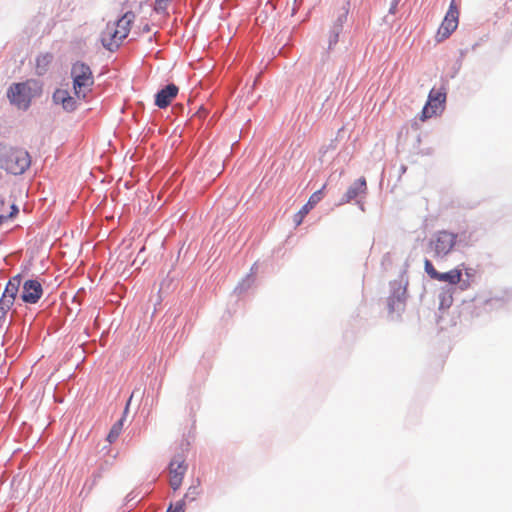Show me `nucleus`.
<instances>
[{"mask_svg": "<svg viewBox=\"0 0 512 512\" xmlns=\"http://www.w3.org/2000/svg\"><path fill=\"white\" fill-rule=\"evenodd\" d=\"M471 245V233L468 231L453 232L442 229L432 235L428 247L435 259L443 260L453 251H461Z\"/></svg>", "mask_w": 512, "mask_h": 512, "instance_id": "obj_1", "label": "nucleus"}, {"mask_svg": "<svg viewBox=\"0 0 512 512\" xmlns=\"http://www.w3.org/2000/svg\"><path fill=\"white\" fill-rule=\"evenodd\" d=\"M408 285L409 277L406 268L400 272L397 279L389 282V294L386 299V307L392 319L400 318L406 309Z\"/></svg>", "mask_w": 512, "mask_h": 512, "instance_id": "obj_2", "label": "nucleus"}, {"mask_svg": "<svg viewBox=\"0 0 512 512\" xmlns=\"http://www.w3.org/2000/svg\"><path fill=\"white\" fill-rule=\"evenodd\" d=\"M43 85L37 79H28L24 82L13 83L7 90L10 103L18 109L27 111L34 98L41 96Z\"/></svg>", "mask_w": 512, "mask_h": 512, "instance_id": "obj_3", "label": "nucleus"}, {"mask_svg": "<svg viewBox=\"0 0 512 512\" xmlns=\"http://www.w3.org/2000/svg\"><path fill=\"white\" fill-rule=\"evenodd\" d=\"M0 163L8 173L22 175L31 166V156L23 148L4 147L0 152Z\"/></svg>", "mask_w": 512, "mask_h": 512, "instance_id": "obj_4", "label": "nucleus"}, {"mask_svg": "<svg viewBox=\"0 0 512 512\" xmlns=\"http://www.w3.org/2000/svg\"><path fill=\"white\" fill-rule=\"evenodd\" d=\"M71 78L75 96L79 100H87L94 85V76L88 64L76 61L71 67Z\"/></svg>", "mask_w": 512, "mask_h": 512, "instance_id": "obj_5", "label": "nucleus"}, {"mask_svg": "<svg viewBox=\"0 0 512 512\" xmlns=\"http://www.w3.org/2000/svg\"><path fill=\"white\" fill-rule=\"evenodd\" d=\"M459 11L455 6L454 1L451 2L449 9L437 31V41L441 42L447 39L458 26Z\"/></svg>", "mask_w": 512, "mask_h": 512, "instance_id": "obj_6", "label": "nucleus"}, {"mask_svg": "<svg viewBox=\"0 0 512 512\" xmlns=\"http://www.w3.org/2000/svg\"><path fill=\"white\" fill-rule=\"evenodd\" d=\"M169 474H170V481L169 484L171 488L176 491L180 488L184 475L187 470V465H185V459L182 455L178 454L175 455L169 465Z\"/></svg>", "mask_w": 512, "mask_h": 512, "instance_id": "obj_7", "label": "nucleus"}, {"mask_svg": "<svg viewBox=\"0 0 512 512\" xmlns=\"http://www.w3.org/2000/svg\"><path fill=\"white\" fill-rule=\"evenodd\" d=\"M124 38L111 22L106 25V28L100 34V42L102 46L109 52H116L121 46Z\"/></svg>", "mask_w": 512, "mask_h": 512, "instance_id": "obj_8", "label": "nucleus"}, {"mask_svg": "<svg viewBox=\"0 0 512 512\" xmlns=\"http://www.w3.org/2000/svg\"><path fill=\"white\" fill-rule=\"evenodd\" d=\"M367 194V182L365 177H360L357 180H355L347 189L345 194H343L340 204L349 203L352 200H356L357 204L359 205L360 209L364 211V205L361 203V201L358 199L359 197L366 196Z\"/></svg>", "mask_w": 512, "mask_h": 512, "instance_id": "obj_9", "label": "nucleus"}, {"mask_svg": "<svg viewBox=\"0 0 512 512\" xmlns=\"http://www.w3.org/2000/svg\"><path fill=\"white\" fill-rule=\"evenodd\" d=\"M446 101V92L432 89L428 95V101L421 112V120H426L437 114L439 107L443 108Z\"/></svg>", "mask_w": 512, "mask_h": 512, "instance_id": "obj_10", "label": "nucleus"}, {"mask_svg": "<svg viewBox=\"0 0 512 512\" xmlns=\"http://www.w3.org/2000/svg\"><path fill=\"white\" fill-rule=\"evenodd\" d=\"M43 295L42 284L37 279H28L23 283L21 300L26 304H36Z\"/></svg>", "mask_w": 512, "mask_h": 512, "instance_id": "obj_11", "label": "nucleus"}, {"mask_svg": "<svg viewBox=\"0 0 512 512\" xmlns=\"http://www.w3.org/2000/svg\"><path fill=\"white\" fill-rule=\"evenodd\" d=\"M179 88L174 83H168L159 89L154 96V104L160 108H167L178 95Z\"/></svg>", "mask_w": 512, "mask_h": 512, "instance_id": "obj_12", "label": "nucleus"}, {"mask_svg": "<svg viewBox=\"0 0 512 512\" xmlns=\"http://www.w3.org/2000/svg\"><path fill=\"white\" fill-rule=\"evenodd\" d=\"M79 100L76 96L73 97L65 89H56L52 95V101L56 105H61L65 112L71 113L77 110Z\"/></svg>", "mask_w": 512, "mask_h": 512, "instance_id": "obj_13", "label": "nucleus"}, {"mask_svg": "<svg viewBox=\"0 0 512 512\" xmlns=\"http://www.w3.org/2000/svg\"><path fill=\"white\" fill-rule=\"evenodd\" d=\"M325 188V185L315 191L308 199L307 203L304 204L301 209L294 215L293 222L296 226H299L302 222L304 217L312 210L321 200L323 197V190Z\"/></svg>", "mask_w": 512, "mask_h": 512, "instance_id": "obj_14", "label": "nucleus"}, {"mask_svg": "<svg viewBox=\"0 0 512 512\" xmlns=\"http://www.w3.org/2000/svg\"><path fill=\"white\" fill-rule=\"evenodd\" d=\"M136 15L133 11L125 12L121 17H119L112 24L117 27L118 31L121 33L122 37L126 39L131 30V25L134 22Z\"/></svg>", "mask_w": 512, "mask_h": 512, "instance_id": "obj_15", "label": "nucleus"}, {"mask_svg": "<svg viewBox=\"0 0 512 512\" xmlns=\"http://www.w3.org/2000/svg\"><path fill=\"white\" fill-rule=\"evenodd\" d=\"M22 282L21 274H17L9 279L8 283L5 286L4 292L2 294L3 297L15 300L19 288Z\"/></svg>", "mask_w": 512, "mask_h": 512, "instance_id": "obj_16", "label": "nucleus"}, {"mask_svg": "<svg viewBox=\"0 0 512 512\" xmlns=\"http://www.w3.org/2000/svg\"><path fill=\"white\" fill-rule=\"evenodd\" d=\"M130 400L131 399H129L128 402H127V405H126L125 410H124V415L122 416V418H120L119 420H117L113 424V426L111 427V429H110V431H109V433L107 435L106 440L109 443H114L118 439L119 435L122 432L124 421H125V415H126V413L128 411V406H129Z\"/></svg>", "mask_w": 512, "mask_h": 512, "instance_id": "obj_17", "label": "nucleus"}, {"mask_svg": "<svg viewBox=\"0 0 512 512\" xmlns=\"http://www.w3.org/2000/svg\"><path fill=\"white\" fill-rule=\"evenodd\" d=\"M461 268L460 266L451 269L447 272H439L436 278L437 281L446 282L449 285H456L460 281Z\"/></svg>", "mask_w": 512, "mask_h": 512, "instance_id": "obj_18", "label": "nucleus"}, {"mask_svg": "<svg viewBox=\"0 0 512 512\" xmlns=\"http://www.w3.org/2000/svg\"><path fill=\"white\" fill-rule=\"evenodd\" d=\"M349 9H350V1L348 0L342 6L341 11L338 14V16H337L336 20L334 21L330 30L342 33L343 25L347 21V18H348Z\"/></svg>", "mask_w": 512, "mask_h": 512, "instance_id": "obj_19", "label": "nucleus"}, {"mask_svg": "<svg viewBox=\"0 0 512 512\" xmlns=\"http://www.w3.org/2000/svg\"><path fill=\"white\" fill-rule=\"evenodd\" d=\"M439 309L445 310L451 307L453 303L452 289L444 288L440 291L439 295Z\"/></svg>", "mask_w": 512, "mask_h": 512, "instance_id": "obj_20", "label": "nucleus"}, {"mask_svg": "<svg viewBox=\"0 0 512 512\" xmlns=\"http://www.w3.org/2000/svg\"><path fill=\"white\" fill-rule=\"evenodd\" d=\"M255 277L252 274H247L235 287L234 293L238 296L245 293L254 283Z\"/></svg>", "mask_w": 512, "mask_h": 512, "instance_id": "obj_21", "label": "nucleus"}, {"mask_svg": "<svg viewBox=\"0 0 512 512\" xmlns=\"http://www.w3.org/2000/svg\"><path fill=\"white\" fill-rule=\"evenodd\" d=\"M15 300L1 296L0 298V314L6 317L8 311L13 306Z\"/></svg>", "mask_w": 512, "mask_h": 512, "instance_id": "obj_22", "label": "nucleus"}, {"mask_svg": "<svg viewBox=\"0 0 512 512\" xmlns=\"http://www.w3.org/2000/svg\"><path fill=\"white\" fill-rule=\"evenodd\" d=\"M424 270L431 279L436 280L439 271L436 270L433 263L427 258L424 260Z\"/></svg>", "mask_w": 512, "mask_h": 512, "instance_id": "obj_23", "label": "nucleus"}, {"mask_svg": "<svg viewBox=\"0 0 512 512\" xmlns=\"http://www.w3.org/2000/svg\"><path fill=\"white\" fill-rule=\"evenodd\" d=\"M186 503L184 499L177 501L176 503H170L166 509V512H185Z\"/></svg>", "mask_w": 512, "mask_h": 512, "instance_id": "obj_24", "label": "nucleus"}, {"mask_svg": "<svg viewBox=\"0 0 512 512\" xmlns=\"http://www.w3.org/2000/svg\"><path fill=\"white\" fill-rule=\"evenodd\" d=\"M51 55L47 54V55H43V56H38L37 59H36V62H37V69H41L43 67V70L45 71V66H47L50 61H51Z\"/></svg>", "mask_w": 512, "mask_h": 512, "instance_id": "obj_25", "label": "nucleus"}, {"mask_svg": "<svg viewBox=\"0 0 512 512\" xmlns=\"http://www.w3.org/2000/svg\"><path fill=\"white\" fill-rule=\"evenodd\" d=\"M198 494H199L198 486L192 485L189 487L187 493L184 495V497L182 499H184V501H186V499L193 501V500H195V498Z\"/></svg>", "mask_w": 512, "mask_h": 512, "instance_id": "obj_26", "label": "nucleus"}, {"mask_svg": "<svg viewBox=\"0 0 512 512\" xmlns=\"http://www.w3.org/2000/svg\"><path fill=\"white\" fill-rule=\"evenodd\" d=\"M340 32L330 30L328 49L331 50L339 41Z\"/></svg>", "mask_w": 512, "mask_h": 512, "instance_id": "obj_27", "label": "nucleus"}, {"mask_svg": "<svg viewBox=\"0 0 512 512\" xmlns=\"http://www.w3.org/2000/svg\"><path fill=\"white\" fill-rule=\"evenodd\" d=\"M462 276H463V271L461 270L460 281H458L457 284H459V288L462 291H464V290H467L471 286V282L469 279H465Z\"/></svg>", "mask_w": 512, "mask_h": 512, "instance_id": "obj_28", "label": "nucleus"}, {"mask_svg": "<svg viewBox=\"0 0 512 512\" xmlns=\"http://www.w3.org/2000/svg\"><path fill=\"white\" fill-rule=\"evenodd\" d=\"M503 304H504V300L499 297L491 298L487 301V305H489V306L500 307Z\"/></svg>", "mask_w": 512, "mask_h": 512, "instance_id": "obj_29", "label": "nucleus"}, {"mask_svg": "<svg viewBox=\"0 0 512 512\" xmlns=\"http://www.w3.org/2000/svg\"><path fill=\"white\" fill-rule=\"evenodd\" d=\"M475 274H476L475 269L470 268V267L465 268V276H466L465 279H469L470 282H472L475 277Z\"/></svg>", "mask_w": 512, "mask_h": 512, "instance_id": "obj_30", "label": "nucleus"}, {"mask_svg": "<svg viewBox=\"0 0 512 512\" xmlns=\"http://www.w3.org/2000/svg\"><path fill=\"white\" fill-rule=\"evenodd\" d=\"M10 208H11L10 213L8 215H5L7 217V219L13 218L19 213V208L15 203H13Z\"/></svg>", "mask_w": 512, "mask_h": 512, "instance_id": "obj_31", "label": "nucleus"}, {"mask_svg": "<svg viewBox=\"0 0 512 512\" xmlns=\"http://www.w3.org/2000/svg\"><path fill=\"white\" fill-rule=\"evenodd\" d=\"M399 0H393L389 8V14L394 15L397 11Z\"/></svg>", "mask_w": 512, "mask_h": 512, "instance_id": "obj_32", "label": "nucleus"}, {"mask_svg": "<svg viewBox=\"0 0 512 512\" xmlns=\"http://www.w3.org/2000/svg\"><path fill=\"white\" fill-rule=\"evenodd\" d=\"M258 266L257 263H254L252 267L250 268V272L248 274H252L253 277H255V274L257 273Z\"/></svg>", "mask_w": 512, "mask_h": 512, "instance_id": "obj_33", "label": "nucleus"}, {"mask_svg": "<svg viewBox=\"0 0 512 512\" xmlns=\"http://www.w3.org/2000/svg\"><path fill=\"white\" fill-rule=\"evenodd\" d=\"M6 317L0 314V329L3 327Z\"/></svg>", "mask_w": 512, "mask_h": 512, "instance_id": "obj_34", "label": "nucleus"}, {"mask_svg": "<svg viewBox=\"0 0 512 512\" xmlns=\"http://www.w3.org/2000/svg\"><path fill=\"white\" fill-rule=\"evenodd\" d=\"M142 31H143L144 33H148V32H150V26H149V24H145V25L143 26V28H142Z\"/></svg>", "mask_w": 512, "mask_h": 512, "instance_id": "obj_35", "label": "nucleus"}, {"mask_svg": "<svg viewBox=\"0 0 512 512\" xmlns=\"http://www.w3.org/2000/svg\"><path fill=\"white\" fill-rule=\"evenodd\" d=\"M460 66H461V61L459 60V61H458V66H457V68H454V71H455V72H454V74L452 75V77H454V76H455V74L458 72V70L460 69Z\"/></svg>", "mask_w": 512, "mask_h": 512, "instance_id": "obj_36", "label": "nucleus"}, {"mask_svg": "<svg viewBox=\"0 0 512 512\" xmlns=\"http://www.w3.org/2000/svg\"><path fill=\"white\" fill-rule=\"evenodd\" d=\"M170 0H156V3L161 7V4L162 3H167L169 2Z\"/></svg>", "mask_w": 512, "mask_h": 512, "instance_id": "obj_37", "label": "nucleus"}, {"mask_svg": "<svg viewBox=\"0 0 512 512\" xmlns=\"http://www.w3.org/2000/svg\"><path fill=\"white\" fill-rule=\"evenodd\" d=\"M7 220V217L5 215H0V225Z\"/></svg>", "mask_w": 512, "mask_h": 512, "instance_id": "obj_38", "label": "nucleus"}, {"mask_svg": "<svg viewBox=\"0 0 512 512\" xmlns=\"http://www.w3.org/2000/svg\"><path fill=\"white\" fill-rule=\"evenodd\" d=\"M405 170H406V167L402 166V167H401V171H403V172H404Z\"/></svg>", "mask_w": 512, "mask_h": 512, "instance_id": "obj_39", "label": "nucleus"}]
</instances>
